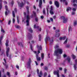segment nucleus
<instances>
[{"instance_id": "nucleus-1", "label": "nucleus", "mask_w": 77, "mask_h": 77, "mask_svg": "<svg viewBox=\"0 0 77 77\" xmlns=\"http://www.w3.org/2000/svg\"><path fill=\"white\" fill-rule=\"evenodd\" d=\"M59 45H56L55 46V49L56 50L54 51V56H56L57 59H60V56L59 54H62L63 53L62 49L59 48Z\"/></svg>"}, {"instance_id": "nucleus-2", "label": "nucleus", "mask_w": 77, "mask_h": 77, "mask_svg": "<svg viewBox=\"0 0 77 77\" xmlns=\"http://www.w3.org/2000/svg\"><path fill=\"white\" fill-rule=\"evenodd\" d=\"M27 13L28 15L26 16V22L27 24L26 26H29V21L30 19V17H29V14H30L29 10H27Z\"/></svg>"}, {"instance_id": "nucleus-3", "label": "nucleus", "mask_w": 77, "mask_h": 77, "mask_svg": "<svg viewBox=\"0 0 77 77\" xmlns=\"http://www.w3.org/2000/svg\"><path fill=\"white\" fill-rule=\"evenodd\" d=\"M31 62H32V61L31 60V59L30 58H29V60L27 63V68H30L31 69V67L30 66Z\"/></svg>"}, {"instance_id": "nucleus-4", "label": "nucleus", "mask_w": 77, "mask_h": 77, "mask_svg": "<svg viewBox=\"0 0 77 77\" xmlns=\"http://www.w3.org/2000/svg\"><path fill=\"white\" fill-rule=\"evenodd\" d=\"M39 69H37V74L38 75V77H42V75H43V73H42V71H41L39 73Z\"/></svg>"}, {"instance_id": "nucleus-5", "label": "nucleus", "mask_w": 77, "mask_h": 77, "mask_svg": "<svg viewBox=\"0 0 77 77\" xmlns=\"http://www.w3.org/2000/svg\"><path fill=\"white\" fill-rule=\"evenodd\" d=\"M17 2L19 6H20L21 8L23 7L25 4V3H24L23 2H21V3H20V2L17 1Z\"/></svg>"}, {"instance_id": "nucleus-6", "label": "nucleus", "mask_w": 77, "mask_h": 77, "mask_svg": "<svg viewBox=\"0 0 77 77\" xmlns=\"http://www.w3.org/2000/svg\"><path fill=\"white\" fill-rule=\"evenodd\" d=\"M60 18L63 20V23H66L67 22V21H68L67 18H65V17L64 16H61L60 17Z\"/></svg>"}, {"instance_id": "nucleus-7", "label": "nucleus", "mask_w": 77, "mask_h": 77, "mask_svg": "<svg viewBox=\"0 0 77 77\" xmlns=\"http://www.w3.org/2000/svg\"><path fill=\"white\" fill-rule=\"evenodd\" d=\"M54 4L57 8L59 7V2H58V1H55L54 2Z\"/></svg>"}, {"instance_id": "nucleus-8", "label": "nucleus", "mask_w": 77, "mask_h": 77, "mask_svg": "<svg viewBox=\"0 0 77 77\" xmlns=\"http://www.w3.org/2000/svg\"><path fill=\"white\" fill-rule=\"evenodd\" d=\"M36 48L38 49V54H39V53H40V51H39V50H42V46H41V45H40L39 46V45H37Z\"/></svg>"}, {"instance_id": "nucleus-9", "label": "nucleus", "mask_w": 77, "mask_h": 77, "mask_svg": "<svg viewBox=\"0 0 77 77\" xmlns=\"http://www.w3.org/2000/svg\"><path fill=\"white\" fill-rule=\"evenodd\" d=\"M75 64H74V69L75 70H76L77 69V60H75Z\"/></svg>"}, {"instance_id": "nucleus-10", "label": "nucleus", "mask_w": 77, "mask_h": 77, "mask_svg": "<svg viewBox=\"0 0 77 77\" xmlns=\"http://www.w3.org/2000/svg\"><path fill=\"white\" fill-rule=\"evenodd\" d=\"M9 50H10V48H8L7 49V51H6V54L7 57H8L9 56Z\"/></svg>"}, {"instance_id": "nucleus-11", "label": "nucleus", "mask_w": 77, "mask_h": 77, "mask_svg": "<svg viewBox=\"0 0 77 77\" xmlns=\"http://www.w3.org/2000/svg\"><path fill=\"white\" fill-rule=\"evenodd\" d=\"M66 60L69 63L71 61V58H70V57L69 56L66 59Z\"/></svg>"}, {"instance_id": "nucleus-12", "label": "nucleus", "mask_w": 77, "mask_h": 77, "mask_svg": "<svg viewBox=\"0 0 77 77\" xmlns=\"http://www.w3.org/2000/svg\"><path fill=\"white\" fill-rule=\"evenodd\" d=\"M39 7L40 8H42V0H39Z\"/></svg>"}, {"instance_id": "nucleus-13", "label": "nucleus", "mask_w": 77, "mask_h": 77, "mask_svg": "<svg viewBox=\"0 0 77 77\" xmlns=\"http://www.w3.org/2000/svg\"><path fill=\"white\" fill-rule=\"evenodd\" d=\"M50 40V38L49 36H47L45 39V42L46 44H47V41Z\"/></svg>"}, {"instance_id": "nucleus-14", "label": "nucleus", "mask_w": 77, "mask_h": 77, "mask_svg": "<svg viewBox=\"0 0 77 77\" xmlns=\"http://www.w3.org/2000/svg\"><path fill=\"white\" fill-rule=\"evenodd\" d=\"M66 39V36H64L63 37H60L59 38V40L62 41V40H65Z\"/></svg>"}, {"instance_id": "nucleus-15", "label": "nucleus", "mask_w": 77, "mask_h": 77, "mask_svg": "<svg viewBox=\"0 0 77 77\" xmlns=\"http://www.w3.org/2000/svg\"><path fill=\"white\" fill-rule=\"evenodd\" d=\"M28 38H29V39H31L32 38V34L29 33L28 34Z\"/></svg>"}, {"instance_id": "nucleus-16", "label": "nucleus", "mask_w": 77, "mask_h": 77, "mask_svg": "<svg viewBox=\"0 0 77 77\" xmlns=\"http://www.w3.org/2000/svg\"><path fill=\"white\" fill-rule=\"evenodd\" d=\"M59 72V70H57V71H54L53 73L54 75H57L58 73Z\"/></svg>"}, {"instance_id": "nucleus-17", "label": "nucleus", "mask_w": 77, "mask_h": 77, "mask_svg": "<svg viewBox=\"0 0 77 77\" xmlns=\"http://www.w3.org/2000/svg\"><path fill=\"white\" fill-rule=\"evenodd\" d=\"M9 40H6V43H5V45L6 47H8L9 46Z\"/></svg>"}, {"instance_id": "nucleus-18", "label": "nucleus", "mask_w": 77, "mask_h": 77, "mask_svg": "<svg viewBox=\"0 0 77 77\" xmlns=\"http://www.w3.org/2000/svg\"><path fill=\"white\" fill-rule=\"evenodd\" d=\"M39 37V41H41L42 39V38H41V35L40 34H39L38 35Z\"/></svg>"}, {"instance_id": "nucleus-19", "label": "nucleus", "mask_w": 77, "mask_h": 77, "mask_svg": "<svg viewBox=\"0 0 77 77\" xmlns=\"http://www.w3.org/2000/svg\"><path fill=\"white\" fill-rule=\"evenodd\" d=\"M70 7H69L66 9V11L68 12V11H71L72 9Z\"/></svg>"}, {"instance_id": "nucleus-20", "label": "nucleus", "mask_w": 77, "mask_h": 77, "mask_svg": "<svg viewBox=\"0 0 77 77\" xmlns=\"http://www.w3.org/2000/svg\"><path fill=\"white\" fill-rule=\"evenodd\" d=\"M18 45H21L22 47H23V44H22V43L21 42L18 43Z\"/></svg>"}, {"instance_id": "nucleus-21", "label": "nucleus", "mask_w": 77, "mask_h": 77, "mask_svg": "<svg viewBox=\"0 0 77 77\" xmlns=\"http://www.w3.org/2000/svg\"><path fill=\"white\" fill-rule=\"evenodd\" d=\"M41 57L42 59H44V53L42 54Z\"/></svg>"}, {"instance_id": "nucleus-22", "label": "nucleus", "mask_w": 77, "mask_h": 77, "mask_svg": "<svg viewBox=\"0 0 77 77\" xmlns=\"http://www.w3.org/2000/svg\"><path fill=\"white\" fill-rule=\"evenodd\" d=\"M57 37L58 38H59L60 36V33H58V34L56 33L55 35V37Z\"/></svg>"}, {"instance_id": "nucleus-23", "label": "nucleus", "mask_w": 77, "mask_h": 77, "mask_svg": "<svg viewBox=\"0 0 77 77\" xmlns=\"http://www.w3.org/2000/svg\"><path fill=\"white\" fill-rule=\"evenodd\" d=\"M12 14L13 16V17H15V12H14V11H12Z\"/></svg>"}, {"instance_id": "nucleus-24", "label": "nucleus", "mask_w": 77, "mask_h": 77, "mask_svg": "<svg viewBox=\"0 0 77 77\" xmlns=\"http://www.w3.org/2000/svg\"><path fill=\"white\" fill-rule=\"evenodd\" d=\"M53 10H50V12L51 15H53L54 14V12L53 11Z\"/></svg>"}, {"instance_id": "nucleus-25", "label": "nucleus", "mask_w": 77, "mask_h": 77, "mask_svg": "<svg viewBox=\"0 0 77 77\" xmlns=\"http://www.w3.org/2000/svg\"><path fill=\"white\" fill-rule=\"evenodd\" d=\"M7 75L8 76V77H11V76L10 75V73L9 72H7Z\"/></svg>"}, {"instance_id": "nucleus-26", "label": "nucleus", "mask_w": 77, "mask_h": 77, "mask_svg": "<svg viewBox=\"0 0 77 77\" xmlns=\"http://www.w3.org/2000/svg\"><path fill=\"white\" fill-rule=\"evenodd\" d=\"M29 32H31V33H32L33 32V30L32 29V28H30L29 29Z\"/></svg>"}, {"instance_id": "nucleus-27", "label": "nucleus", "mask_w": 77, "mask_h": 77, "mask_svg": "<svg viewBox=\"0 0 77 77\" xmlns=\"http://www.w3.org/2000/svg\"><path fill=\"white\" fill-rule=\"evenodd\" d=\"M15 27L17 29H20V26L19 25H15Z\"/></svg>"}, {"instance_id": "nucleus-28", "label": "nucleus", "mask_w": 77, "mask_h": 77, "mask_svg": "<svg viewBox=\"0 0 77 77\" xmlns=\"http://www.w3.org/2000/svg\"><path fill=\"white\" fill-rule=\"evenodd\" d=\"M36 59L37 61H41V57H40L37 58Z\"/></svg>"}, {"instance_id": "nucleus-29", "label": "nucleus", "mask_w": 77, "mask_h": 77, "mask_svg": "<svg viewBox=\"0 0 77 77\" xmlns=\"http://www.w3.org/2000/svg\"><path fill=\"white\" fill-rule=\"evenodd\" d=\"M77 21H75V22H74L73 23V25L74 26H76V24H77Z\"/></svg>"}, {"instance_id": "nucleus-30", "label": "nucleus", "mask_w": 77, "mask_h": 77, "mask_svg": "<svg viewBox=\"0 0 77 77\" xmlns=\"http://www.w3.org/2000/svg\"><path fill=\"white\" fill-rule=\"evenodd\" d=\"M69 31H70V30H71V31H72V28H71V26H69Z\"/></svg>"}, {"instance_id": "nucleus-31", "label": "nucleus", "mask_w": 77, "mask_h": 77, "mask_svg": "<svg viewBox=\"0 0 77 77\" xmlns=\"http://www.w3.org/2000/svg\"><path fill=\"white\" fill-rule=\"evenodd\" d=\"M60 32V29H57L56 31V33H59Z\"/></svg>"}, {"instance_id": "nucleus-32", "label": "nucleus", "mask_w": 77, "mask_h": 77, "mask_svg": "<svg viewBox=\"0 0 77 77\" xmlns=\"http://www.w3.org/2000/svg\"><path fill=\"white\" fill-rule=\"evenodd\" d=\"M33 13L34 14V15L35 17H36V12L35 11H33Z\"/></svg>"}, {"instance_id": "nucleus-33", "label": "nucleus", "mask_w": 77, "mask_h": 77, "mask_svg": "<svg viewBox=\"0 0 77 77\" xmlns=\"http://www.w3.org/2000/svg\"><path fill=\"white\" fill-rule=\"evenodd\" d=\"M30 48L31 50H32V51H33V46H32V45L30 44Z\"/></svg>"}, {"instance_id": "nucleus-34", "label": "nucleus", "mask_w": 77, "mask_h": 77, "mask_svg": "<svg viewBox=\"0 0 77 77\" xmlns=\"http://www.w3.org/2000/svg\"><path fill=\"white\" fill-rule=\"evenodd\" d=\"M11 4L12 5V7L13 6V5H14V1H12Z\"/></svg>"}, {"instance_id": "nucleus-35", "label": "nucleus", "mask_w": 77, "mask_h": 77, "mask_svg": "<svg viewBox=\"0 0 77 77\" xmlns=\"http://www.w3.org/2000/svg\"><path fill=\"white\" fill-rule=\"evenodd\" d=\"M47 73L46 72H45L44 74V77H45L46 76H47Z\"/></svg>"}, {"instance_id": "nucleus-36", "label": "nucleus", "mask_w": 77, "mask_h": 77, "mask_svg": "<svg viewBox=\"0 0 77 77\" xmlns=\"http://www.w3.org/2000/svg\"><path fill=\"white\" fill-rule=\"evenodd\" d=\"M75 11H72V15H75Z\"/></svg>"}, {"instance_id": "nucleus-37", "label": "nucleus", "mask_w": 77, "mask_h": 77, "mask_svg": "<svg viewBox=\"0 0 77 77\" xmlns=\"http://www.w3.org/2000/svg\"><path fill=\"white\" fill-rule=\"evenodd\" d=\"M68 41V39H66V40L63 43V44H66V43Z\"/></svg>"}, {"instance_id": "nucleus-38", "label": "nucleus", "mask_w": 77, "mask_h": 77, "mask_svg": "<svg viewBox=\"0 0 77 77\" xmlns=\"http://www.w3.org/2000/svg\"><path fill=\"white\" fill-rule=\"evenodd\" d=\"M39 54L38 53H37L36 54V58H38V57H39Z\"/></svg>"}, {"instance_id": "nucleus-39", "label": "nucleus", "mask_w": 77, "mask_h": 77, "mask_svg": "<svg viewBox=\"0 0 77 77\" xmlns=\"http://www.w3.org/2000/svg\"><path fill=\"white\" fill-rule=\"evenodd\" d=\"M72 57L73 59H75V56L74 54L72 55Z\"/></svg>"}, {"instance_id": "nucleus-40", "label": "nucleus", "mask_w": 77, "mask_h": 77, "mask_svg": "<svg viewBox=\"0 0 77 77\" xmlns=\"http://www.w3.org/2000/svg\"><path fill=\"white\" fill-rule=\"evenodd\" d=\"M5 8L6 11H8V6H7V5H6L5 6Z\"/></svg>"}, {"instance_id": "nucleus-41", "label": "nucleus", "mask_w": 77, "mask_h": 77, "mask_svg": "<svg viewBox=\"0 0 77 77\" xmlns=\"http://www.w3.org/2000/svg\"><path fill=\"white\" fill-rule=\"evenodd\" d=\"M3 36H1L0 38V41H2V40L3 39Z\"/></svg>"}, {"instance_id": "nucleus-42", "label": "nucleus", "mask_w": 77, "mask_h": 77, "mask_svg": "<svg viewBox=\"0 0 77 77\" xmlns=\"http://www.w3.org/2000/svg\"><path fill=\"white\" fill-rule=\"evenodd\" d=\"M43 14H45V8H44L43 11Z\"/></svg>"}, {"instance_id": "nucleus-43", "label": "nucleus", "mask_w": 77, "mask_h": 77, "mask_svg": "<svg viewBox=\"0 0 77 77\" xmlns=\"http://www.w3.org/2000/svg\"><path fill=\"white\" fill-rule=\"evenodd\" d=\"M64 74H65L66 73V71H67V69H66L65 68L64 70Z\"/></svg>"}, {"instance_id": "nucleus-44", "label": "nucleus", "mask_w": 77, "mask_h": 77, "mask_svg": "<svg viewBox=\"0 0 77 77\" xmlns=\"http://www.w3.org/2000/svg\"><path fill=\"white\" fill-rule=\"evenodd\" d=\"M14 11L15 13H17V9L16 8H15L14 9Z\"/></svg>"}, {"instance_id": "nucleus-45", "label": "nucleus", "mask_w": 77, "mask_h": 77, "mask_svg": "<svg viewBox=\"0 0 77 77\" xmlns=\"http://www.w3.org/2000/svg\"><path fill=\"white\" fill-rule=\"evenodd\" d=\"M1 32H2V33H5V31L4 29H1Z\"/></svg>"}, {"instance_id": "nucleus-46", "label": "nucleus", "mask_w": 77, "mask_h": 77, "mask_svg": "<svg viewBox=\"0 0 77 77\" xmlns=\"http://www.w3.org/2000/svg\"><path fill=\"white\" fill-rule=\"evenodd\" d=\"M72 11H73V12H75L76 11V9L75 8H72Z\"/></svg>"}, {"instance_id": "nucleus-47", "label": "nucleus", "mask_w": 77, "mask_h": 77, "mask_svg": "<svg viewBox=\"0 0 77 77\" xmlns=\"http://www.w3.org/2000/svg\"><path fill=\"white\" fill-rule=\"evenodd\" d=\"M26 8L27 11H29V6H27L26 7Z\"/></svg>"}, {"instance_id": "nucleus-48", "label": "nucleus", "mask_w": 77, "mask_h": 77, "mask_svg": "<svg viewBox=\"0 0 77 77\" xmlns=\"http://www.w3.org/2000/svg\"><path fill=\"white\" fill-rule=\"evenodd\" d=\"M70 46V45H69V44H68L66 45V47L67 48H69Z\"/></svg>"}, {"instance_id": "nucleus-49", "label": "nucleus", "mask_w": 77, "mask_h": 77, "mask_svg": "<svg viewBox=\"0 0 77 77\" xmlns=\"http://www.w3.org/2000/svg\"><path fill=\"white\" fill-rule=\"evenodd\" d=\"M5 15H6V16H8V12H7V11H6L5 12Z\"/></svg>"}, {"instance_id": "nucleus-50", "label": "nucleus", "mask_w": 77, "mask_h": 77, "mask_svg": "<svg viewBox=\"0 0 77 77\" xmlns=\"http://www.w3.org/2000/svg\"><path fill=\"white\" fill-rule=\"evenodd\" d=\"M44 69H45V70H48V67H47L45 66V67Z\"/></svg>"}, {"instance_id": "nucleus-51", "label": "nucleus", "mask_w": 77, "mask_h": 77, "mask_svg": "<svg viewBox=\"0 0 77 77\" xmlns=\"http://www.w3.org/2000/svg\"><path fill=\"white\" fill-rule=\"evenodd\" d=\"M75 2L77 4V0H73V3H74Z\"/></svg>"}, {"instance_id": "nucleus-52", "label": "nucleus", "mask_w": 77, "mask_h": 77, "mask_svg": "<svg viewBox=\"0 0 77 77\" xmlns=\"http://www.w3.org/2000/svg\"><path fill=\"white\" fill-rule=\"evenodd\" d=\"M67 56V55H66V54H64L63 55V57H64V58L66 57Z\"/></svg>"}, {"instance_id": "nucleus-53", "label": "nucleus", "mask_w": 77, "mask_h": 77, "mask_svg": "<svg viewBox=\"0 0 77 77\" xmlns=\"http://www.w3.org/2000/svg\"><path fill=\"white\" fill-rule=\"evenodd\" d=\"M2 8V4H0V10H1Z\"/></svg>"}, {"instance_id": "nucleus-54", "label": "nucleus", "mask_w": 77, "mask_h": 77, "mask_svg": "<svg viewBox=\"0 0 77 77\" xmlns=\"http://www.w3.org/2000/svg\"><path fill=\"white\" fill-rule=\"evenodd\" d=\"M2 2H3V0H0V5H2Z\"/></svg>"}, {"instance_id": "nucleus-55", "label": "nucleus", "mask_w": 77, "mask_h": 77, "mask_svg": "<svg viewBox=\"0 0 77 77\" xmlns=\"http://www.w3.org/2000/svg\"><path fill=\"white\" fill-rule=\"evenodd\" d=\"M35 20L36 22H38V18H35Z\"/></svg>"}, {"instance_id": "nucleus-56", "label": "nucleus", "mask_w": 77, "mask_h": 77, "mask_svg": "<svg viewBox=\"0 0 77 77\" xmlns=\"http://www.w3.org/2000/svg\"><path fill=\"white\" fill-rule=\"evenodd\" d=\"M15 19L13 18V23L14 24L15 23Z\"/></svg>"}, {"instance_id": "nucleus-57", "label": "nucleus", "mask_w": 77, "mask_h": 77, "mask_svg": "<svg viewBox=\"0 0 77 77\" xmlns=\"http://www.w3.org/2000/svg\"><path fill=\"white\" fill-rule=\"evenodd\" d=\"M4 62L5 63H7L6 62V60L5 58H4Z\"/></svg>"}, {"instance_id": "nucleus-58", "label": "nucleus", "mask_w": 77, "mask_h": 77, "mask_svg": "<svg viewBox=\"0 0 77 77\" xmlns=\"http://www.w3.org/2000/svg\"><path fill=\"white\" fill-rule=\"evenodd\" d=\"M11 20H9L8 23V24L9 25V24H11Z\"/></svg>"}, {"instance_id": "nucleus-59", "label": "nucleus", "mask_w": 77, "mask_h": 77, "mask_svg": "<svg viewBox=\"0 0 77 77\" xmlns=\"http://www.w3.org/2000/svg\"><path fill=\"white\" fill-rule=\"evenodd\" d=\"M5 68H6V69H7L8 68V65H5Z\"/></svg>"}, {"instance_id": "nucleus-60", "label": "nucleus", "mask_w": 77, "mask_h": 77, "mask_svg": "<svg viewBox=\"0 0 77 77\" xmlns=\"http://www.w3.org/2000/svg\"><path fill=\"white\" fill-rule=\"evenodd\" d=\"M51 11H53V6H51Z\"/></svg>"}, {"instance_id": "nucleus-61", "label": "nucleus", "mask_w": 77, "mask_h": 77, "mask_svg": "<svg viewBox=\"0 0 77 77\" xmlns=\"http://www.w3.org/2000/svg\"><path fill=\"white\" fill-rule=\"evenodd\" d=\"M49 4L50 5H52V1H51L50 2H49Z\"/></svg>"}, {"instance_id": "nucleus-62", "label": "nucleus", "mask_w": 77, "mask_h": 77, "mask_svg": "<svg viewBox=\"0 0 77 77\" xmlns=\"http://www.w3.org/2000/svg\"><path fill=\"white\" fill-rule=\"evenodd\" d=\"M50 20H51V21H52V22H53V18H50Z\"/></svg>"}, {"instance_id": "nucleus-63", "label": "nucleus", "mask_w": 77, "mask_h": 77, "mask_svg": "<svg viewBox=\"0 0 77 77\" xmlns=\"http://www.w3.org/2000/svg\"><path fill=\"white\" fill-rule=\"evenodd\" d=\"M36 24H35L34 26V29H36Z\"/></svg>"}, {"instance_id": "nucleus-64", "label": "nucleus", "mask_w": 77, "mask_h": 77, "mask_svg": "<svg viewBox=\"0 0 77 77\" xmlns=\"http://www.w3.org/2000/svg\"><path fill=\"white\" fill-rule=\"evenodd\" d=\"M61 76L62 77H65V75L63 74H62L61 75Z\"/></svg>"}]
</instances>
